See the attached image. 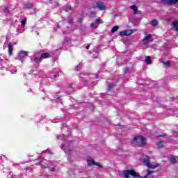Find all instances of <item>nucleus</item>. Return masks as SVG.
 Returning <instances> with one entry per match:
<instances>
[{
  "label": "nucleus",
  "instance_id": "obj_7",
  "mask_svg": "<svg viewBox=\"0 0 178 178\" xmlns=\"http://www.w3.org/2000/svg\"><path fill=\"white\" fill-rule=\"evenodd\" d=\"M149 41H152V35L149 34L143 39L144 45H147Z\"/></svg>",
  "mask_w": 178,
  "mask_h": 178
},
{
  "label": "nucleus",
  "instance_id": "obj_49",
  "mask_svg": "<svg viewBox=\"0 0 178 178\" xmlns=\"http://www.w3.org/2000/svg\"><path fill=\"white\" fill-rule=\"evenodd\" d=\"M86 86H87V87L90 86L88 83H86Z\"/></svg>",
  "mask_w": 178,
  "mask_h": 178
},
{
  "label": "nucleus",
  "instance_id": "obj_13",
  "mask_svg": "<svg viewBox=\"0 0 178 178\" xmlns=\"http://www.w3.org/2000/svg\"><path fill=\"white\" fill-rule=\"evenodd\" d=\"M94 159L91 157H89L88 159H87V163L88 165H94Z\"/></svg>",
  "mask_w": 178,
  "mask_h": 178
},
{
  "label": "nucleus",
  "instance_id": "obj_19",
  "mask_svg": "<svg viewBox=\"0 0 178 178\" xmlns=\"http://www.w3.org/2000/svg\"><path fill=\"white\" fill-rule=\"evenodd\" d=\"M41 59H42L41 57H40V58L35 57L33 60H34V63H35L38 64V63H41Z\"/></svg>",
  "mask_w": 178,
  "mask_h": 178
},
{
  "label": "nucleus",
  "instance_id": "obj_22",
  "mask_svg": "<svg viewBox=\"0 0 178 178\" xmlns=\"http://www.w3.org/2000/svg\"><path fill=\"white\" fill-rule=\"evenodd\" d=\"M151 24H152V26L155 27V26H158V21H156V19H154L153 21H152Z\"/></svg>",
  "mask_w": 178,
  "mask_h": 178
},
{
  "label": "nucleus",
  "instance_id": "obj_36",
  "mask_svg": "<svg viewBox=\"0 0 178 178\" xmlns=\"http://www.w3.org/2000/svg\"><path fill=\"white\" fill-rule=\"evenodd\" d=\"M58 76H59V75L54 74L53 76H51V79H56V77H58Z\"/></svg>",
  "mask_w": 178,
  "mask_h": 178
},
{
  "label": "nucleus",
  "instance_id": "obj_32",
  "mask_svg": "<svg viewBox=\"0 0 178 178\" xmlns=\"http://www.w3.org/2000/svg\"><path fill=\"white\" fill-rule=\"evenodd\" d=\"M158 147L161 148V147H163V143L162 142H160L157 144Z\"/></svg>",
  "mask_w": 178,
  "mask_h": 178
},
{
  "label": "nucleus",
  "instance_id": "obj_17",
  "mask_svg": "<svg viewBox=\"0 0 178 178\" xmlns=\"http://www.w3.org/2000/svg\"><path fill=\"white\" fill-rule=\"evenodd\" d=\"M24 8H25L26 9H31V8H33V4L28 3L26 4H24Z\"/></svg>",
  "mask_w": 178,
  "mask_h": 178
},
{
  "label": "nucleus",
  "instance_id": "obj_50",
  "mask_svg": "<svg viewBox=\"0 0 178 178\" xmlns=\"http://www.w3.org/2000/svg\"><path fill=\"white\" fill-rule=\"evenodd\" d=\"M0 159H2V156H0Z\"/></svg>",
  "mask_w": 178,
  "mask_h": 178
},
{
  "label": "nucleus",
  "instance_id": "obj_3",
  "mask_svg": "<svg viewBox=\"0 0 178 178\" xmlns=\"http://www.w3.org/2000/svg\"><path fill=\"white\" fill-rule=\"evenodd\" d=\"M122 174L124 178H130V176H132V177H140V174L136 172L134 170H123Z\"/></svg>",
  "mask_w": 178,
  "mask_h": 178
},
{
  "label": "nucleus",
  "instance_id": "obj_21",
  "mask_svg": "<svg viewBox=\"0 0 178 178\" xmlns=\"http://www.w3.org/2000/svg\"><path fill=\"white\" fill-rule=\"evenodd\" d=\"M119 30V26H115L114 27L112 28L111 29V33H116Z\"/></svg>",
  "mask_w": 178,
  "mask_h": 178
},
{
  "label": "nucleus",
  "instance_id": "obj_53",
  "mask_svg": "<svg viewBox=\"0 0 178 178\" xmlns=\"http://www.w3.org/2000/svg\"><path fill=\"white\" fill-rule=\"evenodd\" d=\"M49 1H52V0H49Z\"/></svg>",
  "mask_w": 178,
  "mask_h": 178
},
{
  "label": "nucleus",
  "instance_id": "obj_14",
  "mask_svg": "<svg viewBox=\"0 0 178 178\" xmlns=\"http://www.w3.org/2000/svg\"><path fill=\"white\" fill-rule=\"evenodd\" d=\"M40 58L42 59H47V58H49V53H43L41 54Z\"/></svg>",
  "mask_w": 178,
  "mask_h": 178
},
{
  "label": "nucleus",
  "instance_id": "obj_29",
  "mask_svg": "<svg viewBox=\"0 0 178 178\" xmlns=\"http://www.w3.org/2000/svg\"><path fill=\"white\" fill-rule=\"evenodd\" d=\"M93 165H95V166H99V168H102V165L99 164V163L94 162Z\"/></svg>",
  "mask_w": 178,
  "mask_h": 178
},
{
  "label": "nucleus",
  "instance_id": "obj_48",
  "mask_svg": "<svg viewBox=\"0 0 178 178\" xmlns=\"http://www.w3.org/2000/svg\"><path fill=\"white\" fill-rule=\"evenodd\" d=\"M10 73H11L12 74H13V73H15V72L10 71Z\"/></svg>",
  "mask_w": 178,
  "mask_h": 178
},
{
  "label": "nucleus",
  "instance_id": "obj_6",
  "mask_svg": "<svg viewBox=\"0 0 178 178\" xmlns=\"http://www.w3.org/2000/svg\"><path fill=\"white\" fill-rule=\"evenodd\" d=\"M161 2L164 5H176L178 3V0H161Z\"/></svg>",
  "mask_w": 178,
  "mask_h": 178
},
{
  "label": "nucleus",
  "instance_id": "obj_15",
  "mask_svg": "<svg viewBox=\"0 0 178 178\" xmlns=\"http://www.w3.org/2000/svg\"><path fill=\"white\" fill-rule=\"evenodd\" d=\"M145 63H147V65H151V63H152V61L151 60V57L147 56L145 60Z\"/></svg>",
  "mask_w": 178,
  "mask_h": 178
},
{
  "label": "nucleus",
  "instance_id": "obj_51",
  "mask_svg": "<svg viewBox=\"0 0 178 178\" xmlns=\"http://www.w3.org/2000/svg\"><path fill=\"white\" fill-rule=\"evenodd\" d=\"M79 22H80V23H81V19Z\"/></svg>",
  "mask_w": 178,
  "mask_h": 178
},
{
  "label": "nucleus",
  "instance_id": "obj_46",
  "mask_svg": "<svg viewBox=\"0 0 178 178\" xmlns=\"http://www.w3.org/2000/svg\"><path fill=\"white\" fill-rule=\"evenodd\" d=\"M164 136H165V135H163V136L159 135L158 137H164Z\"/></svg>",
  "mask_w": 178,
  "mask_h": 178
},
{
  "label": "nucleus",
  "instance_id": "obj_30",
  "mask_svg": "<svg viewBox=\"0 0 178 178\" xmlns=\"http://www.w3.org/2000/svg\"><path fill=\"white\" fill-rule=\"evenodd\" d=\"M71 8L72 7L70 6V5H67L65 8V12H69V10H70Z\"/></svg>",
  "mask_w": 178,
  "mask_h": 178
},
{
  "label": "nucleus",
  "instance_id": "obj_20",
  "mask_svg": "<svg viewBox=\"0 0 178 178\" xmlns=\"http://www.w3.org/2000/svg\"><path fill=\"white\" fill-rule=\"evenodd\" d=\"M172 26L174 28H175V30L178 32V22H172Z\"/></svg>",
  "mask_w": 178,
  "mask_h": 178
},
{
  "label": "nucleus",
  "instance_id": "obj_33",
  "mask_svg": "<svg viewBox=\"0 0 178 178\" xmlns=\"http://www.w3.org/2000/svg\"><path fill=\"white\" fill-rule=\"evenodd\" d=\"M4 13H9V8H5L3 10Z\"/></svg>",
  "mask_w": 178,
  "mask_h": 178
},
{
  "label": "nucleus",
  "instance_id": "obj_11",
  "mask_svg": "<svg viewBox=\"0 0 178 178\" xmlns=\"http://www.w3.org/2000/svg\"><path fill=\"white\" fill-rule=\"evenodd\" d=\"M8 48L9 55H12V52H13V44L12 43H9L8 45Z\"/></svg>",
  "mask_w": 178,
  "mask_h": 178
},
{
  "label": "nucleus",
  "instance_id": "obj_31",
  "mask_svg": "<svg viewBox=\"0 0 178 178\" xmlns=\"http://www.w3.org/2000/svg\"><path fill=\"white\" fill-rule=\"evenodd\" d=\"M53 73H56V74H58V73H59V69L53 70Z\"/></svg>",
  "mask_w": 178,
  "mask_h": 178
},
{
  "label": "nucleus",
  "instance_id": "obj_28",
  "mask_svg": "<svg viewBox=\"0 0 178 178\" xmlns=\"http://www.w3.org/2000/svg\"><path fill=\"white\" fill-rule=\"evenodd\" d=\"M58 122H62V118H60V119H56L54 120H52V122L53 123H58Z\"/></svg>",
  "mask_w": 178,
  "mask_h": 178
},
{
  "label": "nucleus",
  "instance_id": "obj_35",
  "mask_svg": "<svg viewBox=\"0 0 178 178\" xmlns=\"http://www.w3.org/2000/svg\"><path fill=\"white\" fill-rule=\"evenodd\" d=\"M64 129L65 130H67V127H66V124H63V127H61V129Z\"/></svg>",
  "mask_w": 178,
  "mask_h": 178
},
{
  "label": "nucleus",
  "instance_id": "obj_26",
  "mask_svg": "<svg viewBox=\"0 0 178 178\" xmlns=\"http://www.w3.org/2000/svg\"><path fill=\"white\" fill-rule=\"evenodd\" d=\"M163 63L166 66V67H169V66H170V61L163 62Z\"/></svg>",
  "mask_w": 178,
  "mask_h": 178
},
{
  "label": "nucleus",
  "instance_id": "obj_41",
  "mask_svg": "<svg viewBox=\"0 0 178 178\" xmlns=\"http://www.w3.org/2000/svg\"><path fill=\"white\" fill-rule=\"evenodd\" d=\"M42 169H45V168H48V165H41Z\"/></svg>",
  "mask_w": 178,
  "mask_h": 178
},
{
  "label": "nucleus",
  "instance_id": "obj_9",
  "mask_svg": "<svg viewBox=\"0 0 178 178\" xmlns=\"http://www.w3.org/2000/svg\"><path fill=\"white\" fill-rule=\"evenodd\" d=\"M29 55V51H21L19 53L18 58L19 59H23V58H26Z\"/></svg>",
  "mask_w": 178,
  "mask_h": 178
},
{
  "label": "nucleus",
  "instance_id": "obj_44",
  "mask_svg": "<svg viewBox=\"0 0 178 178\" xmlns=\"http://www.w3.org/2000/svg\"><path fill=\"white\" fill-rule=\"evenodd\" d=\"M86 49H90V44H88V46H86Z\"/></svg>",
  "mask_w": 178,
  "mask_h": 178
},
{
  "label": "nucleus",
  "instance_id": "obj_45",
  "mask_svg": "<svg viewBox=\"0 0 178 178\" xmlns=\"http://www.w3.org/2000/svg\"><path fill=\"white\" fill-rule=\"evenodd\" d=\"M95 79H98V74H96V75L95 76Z\"/></svg>",
  "mask_w": 178,
  "mask_h": 178
},
{
  "label": "nucleus",
  "instance_id": "obj_34",
  "mask_svg": "<svg viewBox=\"0 0 178 178\" xmlns=\"http://www.w3.org/2000/svg\"><path fill=\"white\" fill-rule=\"evenodd\" d=\"M68 23H69V24H73V19L70 18V19H68Z\"/></svg>",
  "mask_w": 178,
  "mask_h": 178
},
{
  "label": "nucleus",
  "instance_id": "obj_10",
  "mask_svg": "<svg viewBox=\"0 0 178 178\" xmlns=\"http://www.w3.org/2000/svg\"><path fill=\"white\" fill-rule=\"evenodd\" d=\"M112 88H113V83H109L108 85V91H107L108 95H113V94L111 93V91H112Z\"/></svg>",
  "mask_w": 178,
  "mask_h": 178
},
{
  "label": "nucleus",
  "instance_id": "obj_8",
  "mask_svg": "<svg viewBox=\"0 0 178 178\" xmlns=\"http://www.w3.org/2000/svg\"><path fill=\"white\" fill-rule=\"evenodd\" d=\"M133 33H134V31H133V30H127L124 31H121L120 33V35L121 37H124L126 35H131V34H133Z\"/></svg>",
  "mask_w": 178,
  "mask_h": 178
},
{
  "label": "nucleus",
  "instance_id": "obj_24",
  "mask_svg": "<svg viewBox=\"0 0 178 178\" xmlns=\"http://www.w3.org/2000/svg\"><path fill=\"white\" fill-rule=\"evenodd\" d=\"M152 173H154L153 171L148 170V171H147V175H146V176H145V177H140V178H147L148 176H149V175H152Z\"/></svg>",
  "mask_w": 178,
  "mask_h": 178
},
{
  "label": "nucleus",
  "instance_id": "obj_23",
  "mask_svg": "<svg viewBox=\"0 0 178 178\" xmlns=\"http://www.w3.org/2000/svg\"><path fill=\"white\" fill-rule=\"evenodd\" d=\"M177 157L176 156H172L171 157V163H176V162H177V161H176Z\"/></svg>",
  "mask_w": 178,
  "mask_h": 178
},
{
  "label": "nucleus",
  "instance_id": "obj_40",
  "mask_svg": "<svg viewBox=\"0 0 178 178\" xmlns=\"http://www.w3.org/2000/svg\"><path fill=\"white\" fill-rule=\"evenodd\" d=\"M140 13H141V11H140V10H137V12H136V13H135V15H137V14L140 15Z\"/></svg>",
  "mask_w": 178,
  "mask_h": 178
},
{
  "label": "nucleus",
  "instance_id": "obj_47",
  "mask_svg": "<svg viewBox=\"0 0 178 178\" xmlns=\"http://www.w3.org/2000/svg\"><path fill=\"white\" fill-rule=\"evenodd\" d=\"M29 168H24V170L26 171V172H27V170H28Z\"/></svg>",
  "mask_w": 178,
  "mask_h": 178
},
{
  "label": "nucleus",
  "instance_id": "obj_38",
  "mask_svg": "<svg viewBox=\"0 0 178 178\" xmlns=\"http://www.w3.org/2000/svg\"><path fill=\"white\" fill-rule=\"evenodd\" d=\"M50 170H51V172H55V170H56V168L52 167L50 168Z\"/></svg>",
  "mask_w": 178,
  "mask_h": 178
},
{
  "label": "nucleus",
  "instance_id": "obj_1",
  "mask_svg": "<svg viewBox=\"0 0 178 178\" xmlns=\"http://www.w3.org/2000/svg\"><path fill=\"white\" fill-rule=\"evenodd\" d=\"M58 140H63L65 141V143L62 144L61 145V149H63V151L65 152V154H69L70 152V141L67 140L64 134L61 136H57Z\"/></svg>",
  "mask_w": 178,
  "mask_h": 178
},
{
  "label": "nucleus",
  "instance_id": "obj_27",
  "mask_svg": "<svg viewBox=\"0 0 178 178\" xmlns=\"http://www.w3.org/2000/svg\"><path fill=\"white\" fill-rule=\"evenodd\" d=\"M96 23L97 24H100V23H104V21H102V19H101V18H99V19H96Z\"/></svg>",
  "mask_w": 178,
  "mask_h": 178
},
{
  "label": "nucleus",
  "instance_id": "obj_5",
  "mask_svg": "<svg viewBox=\"0 0 178 178\" xmlns=\"http://www.w3.org/2000/svg\"><path fill=\"white\" fill-rule=\"evenodd\" d=\"M92 8L94 9L97 8L99 10H105L106 9V3L102 1H97L93 5Z\"/></svg>",
  "mask_w": 178,
  "mask_h": 178
},
{
  "label": "nucleus",
  "instance_id": "obj_12",
  "mask_svg": "<svg viewBox=\"0 0 178 178\" xmlns=\"http://www.w3.org/2000/svg\"><path fill=\"white\" fill-rule=\"evenodd\" d=\"M90 77L88 76V75H83V76H81V81H83V83H87V81H88Z\"/></svg>",
  "mask_w": 178,
  "mask_h": 178
},
{
  "label": "nucleus",
  "instance_id": "obj_52",
  "mask_svg": "<svg viewBox=\"0 0 178 178\" xmlns=\"http://www.w3.org/2000/svg\"><path fill=\"white\" fill-rule=\"evenodd\" d=\"M36 165H38V163H37Z\"/></svg>",
  "mask_w": 178,
  "mask_h": 178
},
{
  "label": "nucleus",
  "instance_id": "obj_42",
  "mask_svg": "<svg viewBox=\"0 0 178 178\" xmlns=\"http://www.w3.org/2000/svg\"><path fill=\"white\" fill-rule=\"evenodd\" d=\"M67 44H69V41L67 40L64 42L63 45H66Z\"/></svg>",
  "mask_w": 178,
  "mask_h": 178
},
{
  "label": "nucleus",
  "instance_id": "obj_4",
  "mask_svg": "<svg viewBox=\"0 0 178 178\" xmlns=\"http://www.w3.org/2000/svg\"><path fill=\"white\" fill-rule=\"evenodd\" d=\"M143 163H145L146 166H147V168H149V169H155V168H158V164L157 165H152L149 163V156H148L143 157Z\"/></svg>",
  "mask_w": 178,
  "mask_h": 178
},
{
  "label": "nucleus",
  "instance_id": "obj_37",
  "mask_svg": "<svg viewBox=\"0 0 178 178\" xmlns=\"http://www.w3.org/2000/svg\"><path fill=\"white\" fill-rule=\"evenodd\" d=\"M94 16H95V13L92 12V13H90V17H94Z\"/></svg>",
  "mask_w": 178,
  "mask_h": 178
},
{
  "label": "nucleus",
  "instance_id": "obj_39",
  "mask_svg": "<svg viewBox=\"0 0 178 178\" xmlns=\"http://www.w3.org/2000/svg\"><path fill=\"white\" fill-rule=\"evenodd\" d=\"M75 70H76L77 72H79V70H80V66H76L75 68Z\"/></svg>",
  "mask_w": 178,
  "mask_h": 178
},
{
  "label": "nucleus",
  "instance_id": "obj_18",
  "mask_svg": "<svg viewBox=\"0 0 178 178\" xmlns=\"http://www.w3.org/2000/svg\"><path fill=\"white\" fill-rule=\"evenodd\" d=\"M131 9L134 10V13H137V10H138V8L136 5L131 6Z\"/></svg>",
  "mask_w": 178,
  "mask_h": 178
},
{
  "label": "nucleus",
  "instance_id": "obj_16",
  "mask_svg": "<svg viewBox=\"0 0 178 178\" xmlns=\"http://www.w3.org/2000/svg\"><path fill=\"white\" fill-rule=\"evenodd\" d=\"M26 23H27L26 19H24L21 21V26H22V27H23V29H24V27H26Z\"/></svg>",
  "mask_w": 178,
  "mask_h": 178
},
{
  "label": "nucleus",
  "instance_id": "obj_2",
  "mask_svg": "<svg viewBox=\"0 0 178 178\" xmlns=\"http://www.w3.org/2000/svg\"><path fill=\"white\" fill-rule=\"evenodd\" d=\"M147 144V139L141 136L135 137L132 140V145H138L144 147Z\"/></svg>",
  "mask_w": 178,
  "mask_h": 178
},
{
  "label": "nucleus",
  "instance_id": "obj_43",
  "mask_svg": "<svg viewBox=\"0 0 178 178\" xmlns=\"http://www.w3.org/2000/svg\"><path fill=\"white\" fill-rule=\"evenodd\" d=\"M12 175H13V173H12V172H10V174H9L8 176V178L12 177Z\"/></svg>",
  "mask_w": 178,
  "mask_h": 178
},
{
  "label": "nucleus",
  "instance_id": "obj_25",
  "mask_svg": "<svg viewBox=\"0 0 178 178\" xmlns=\"http://www.w3.org/2000/svg\"><path fill=\"white\" fill-rule=\"evenodd\" d=\"M90 27H93L94 29H98V24L96 23H92L90 24Z\"/></svg>",
  "mask_w": 178,
  "mask_h": 178
}]
</instances>
